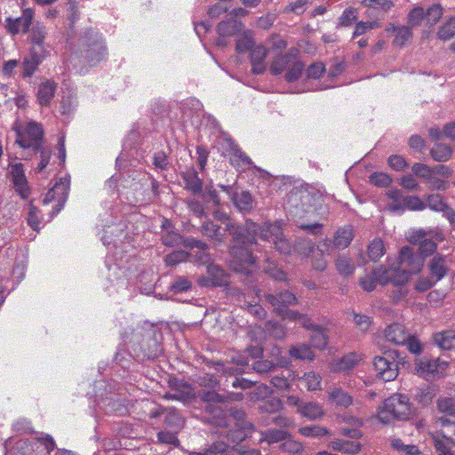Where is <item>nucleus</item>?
<instances>
[{
    "mask_svg": "<svg viewBox=\"0 0 455 455\" xmlns=\"http://www.w3.org/2000/svg\"><path fill=\"white\" fill-rule=\"evenodd\" d=\"M391 447L401 455H419V449L413 444H404L400 438L391 440Z\"/></svg>",
    "mask_w": 455,
    "mask_h": 455,
    "instance_id": "nucleus-41",
    "label": "nucleus"
},
{
    "mask_svg": "<svg viewBox=\"0 0 455 455\" xmlns=\"http://www.w3.org/2000/svg\"><path fill=\"white\" fill-rule=\"evenodd\" d=\"M411 171L415 176L424 179L426 181L432 175V167L421 163L414 164L411 167Z\"/></svg>",
    "mask_w": 455,
    "mask_h": 455,
    "instance_id": "nucleus-62",
    "label": "nucleus"
},
{
    "mask_svg": "<svg viewBox=\"0 0 455 455\" xmlns=\"http://www.w3.org/2000/svg\"><path fill=\"white\" fill-rule=\"evenodd\" d=\"M331 446L334 451L349 455L359 453L363 447L362 443L359 442L340 438L332 441Z\"/></svg>",
    "mask_w": 455,
    "mask_h": 455,
    "instance_id": "nucleus-28",
    "label": "nucleus"
},
{
    "mask_svg": "<svg viewBox=\"0 0 455 455\" xmlns=\"http://www.w3.org/2000/svg\"><path fill=\"white\" fill-rule=\"evenodd\" d=\"M299 51L291 48L283 55L276 56L270 66V72L274 76L286 71L284 78L287 82L292 83L301 76L304 64L298 58Z\"/></svg>",
    "mask_w": 455,
    "mask_h": 455,
    "instance_id": "nucleus-5",
    "label": "nucleus"
},
{
    "mask_svg": "<svg viewBox=\"0 0 455 455\" xmlns=\"http://www.w3.org/2000/svg\"><path fill=\"white\" fill-rule=\"evenodd\" d=\"M265 331L275 339H283L286 336V328L278 322L268 321L266 323Z\"/></svg>",
    "mask_w": 455,
    "mask_h": 455,
    "instance_id": "nucleus-44",
    "label": "nucleus"
},
{
    "mask_svg": "<svg viewBox=\"0 0 455 455\" xmlns=\"http://www.w3.org/2000/svg\"><path fill=\"white\" fill-rule=\"evenodd\" d=\"M415 400L423 406L429 404L432 402L434 394L429 387L417 388L414 394Z\"/></svg>",
    "mask_w": 455,
    "mask_h": 455,
    "instance_id": "nucleus-59",
    "label": "nucleus"
},
{
    "mask_svg": "<svg viewBox=\"0 0 455 455\" xmlns=\"http://www.w3.org/2000/svg\"><path fill=\"white\" fill-rule=\"evenodd\" d=\"M291 376L290 370L282 371L280 374H271V384L280 390H285L290 387V377Z\"/></svg>",
    "mask_w": 455,
    "mask_h": 455,
    "instance_id": "nucleus-42",
    "label": "nucleus"
},
{
    "mask_svg": "<svg viewBox=\"0 0 455 455\" xmlns=\"http://www.w3.org/2000/svg\"><path fill=\"white\" fill-rule=\"evenodd\" d=\"M163 244L169 247L183 245L188 249H194V247L205 248L206 243L195 237H183L180 234L174 230L164 233L161 237Z\"/></svg>",
    "mask_w": 455,
    "mask_h": 455,
    "instance_id": "nucleus-15",
    "label": "nucleus"
},
{
    "mask_svg": "<svg viewBox=\"0 0 455 455\" xmlns=\"http://www.w3.org/2000/svg\"><path fill=\"white\" fill-rule=\"evenodd\" d=\"M403 359L397 350L386 351L383 356H375L373 365L377 376L384 381L395 379L398 375V363Z\"/></svg>",
    "mask_w": 455,
    "mask_h": 455,
    "instance_id": "nucleus-7",
    "label": "nucleus"
},
{
    "mask_svg": "<svg viewBox=\"0 0 455 455\" xmlns=\"http://www.w3.org/2000/svg\"><path fill=\"white\" fill-rule=\"evenodd\" d=\"M442 15V7L439 4H434L425 12V20L427 24L433 26L440 20Z\"/></svg>",
    "mask_w": 455,
    "mask_h": 455,
    "instance_id": "nucleus-56",
    "label": "nucleus"
},
{
    "mask_svg": "<svg viewBox=\"0 0 455 455\" xmlns=\"http://www.w3.org/2000/svg\"><path fill=\"white\" fill-rule=\"evenodd\" d=\"M427 205L436 212L444 211L446 204L443 202V197L438 194L430 195L427 198Z\"/></svg>",
    "mask_w": 455,
    "mask_h": 455,
    "instance_id": "nucleus-63",
    "label": "nucleus"
},
{
    "mask_svg": "<svg viewBox=\"0 0 455 455\" xmlns=\"http://www.w3.org/2000/svg\"><path fill=\"white\" fill-rule=\"evenodd\" d=\"M412 37L411 28L409 26H401L397 29L394 39V45L402 47Z\"/></svg>",
    "mask_w": 455,
    "mask_h": 455,
    "instance_id": "nucleus-52",
    "label": "nucleus"
},
{
    "mask_svg": "<svg viewBox=\"0 0 455 455\" xmlns=\"http://www.w3.org/2000/svg\"><path fill=\"white\" fill-rule=\"evenodd\" d=\"M387 196L392 201L388 204L391 212H398L404 210V196L400 189H390L387 192Z\"/></svg>",
    "mask_w": 455,
    "mask_h": 455,
    "instance_id": "nucleus-40",
    "label": "nucleus"
},
{
    "mask_svg": "<svg viewBox=\"0 0 455 455\" xmlns=\"http://www.w3.org/2000/svg\"><path fill=\"white\" fill-rule=\"evenodd\" d=\"M12 430L20 434H30L33 432L31 421L26 418L18 419L12 424Z\"/></svg>",
    "mask_w": 455,
    "mask_h": 455,
    "instance_id": "nucleus-64",
    "label": "nucleus"
},
{
    "mask_svg": "<svg viewBox=\"0 0 455 455\" xmlns=\"http://www.w3.org/2000/svg\"><path fill=\"white\" fill-rule=\"evenodd\" d=\"M264 272L275 281L287 282L286 273L275 262H267Z\"/></svg>",
    "mask_w": 455,
    "mask_h": 455,
    "instance_id": "nucleus-47",
    "label": "nucleus"
},
{
    "mask_svg": "<svg viewBox=\"0 0 455 455\" xmlns=\"http://www.w3.org/2000/svg\"><path fill=\"white\" fill-rule=\"evenodd\" d=\"M5 449L7 455H32L34 452L30 442L23 439L16 441L10 449H8V444H5Z\"/></svg>",
    "mask_w": 455,
    "mask_h": 455,
    "instance_id": "nucleus-35",
    "label": "nucleus"
},
{
    "mask_svg": "<svg viewBox=\"0 0 455 455\" xmlns=\"http://www.w3.org/2000/svg\"><path fill=\"white\" fill-rule=\"evenodd\" d=\"M409 27L414 28L421 25L425 20V11L422 7H415L408 13Z\"/></svg>",
    "mask_w": 455,
    "mask_h": 455,
    "instance_id": "nucleus-55",
    "label": "nucleus"
},
{
    "mask_svg": "<svg viewBox=\"0 0 455 455\" xmlns=\"http://www.w3.org/2000/svg\"><path fill=\"white\" fill-rule=\"evenodd\" d=\"M69 191V180L67 179H60L59 182L47 192L44 199V204H47L52 201L57 200L56 212H59L64 206L67 201Z\"/></svg>",
    "mask_w": 455,
    "mask_h": 455,
    "instance_id": "nucleus-18",
    "label": "nucleus"
},
{
    "mask_svg": "<svg viewBox=\"0 0 455 455\" xmlns=\"http://www.w3.org/2000/svg\"><path fill=\"white\" fill-rule=\"evenodd\" d=\"M435 345L443 350L455 348V330H448L433 335Z\"/></svg>",
    "mask_w": 455,
    "mask_h": 455,
    "instance_id": "nucleus-29",
    "label": "nucleus"
},
{
    "mask_svg": "<svg viewBox=\"0 0 455 455\" xmlns=\"http://www.w3.org/2000/svg\"><path fill=\"white\" fill-rule=\"evenodd\" d=\"M432 443L438 455H455L451 451V446L454 445V442L451 437L446 435H443L442 437L433 435Z\"/></svg>",
    "mask_w": 455,
    "mask_h": 455,
    "instance_id": "nucleus-34",
    "label": "nucleus"
},
{
    "mask_svg": "<svg viewBox=\"0 0 455 455\" xmlns=\"http://www.w3.org/2000/svg\"><path fill=\"white\" fill-rule=\"evenodd\" d=\"M430 155L436 162H447L452 155V148L443 143H436L431 149Z\"/></svg>",
    "mask_w": 455,
    "mask_h": 455,
    "instance_id": "nucleus-38",
    "label": "nucleus"
},
{
    "mask_svg": "<svg viewBox=\"0 0 455 455\" xmlns=\"http://www.w3.org/2000/svg\"><path fill=\"white\" fill-rule=\"evenodd\" d=\"M267 51L262 45L254 46L251 50V72L256 75H261L266 70L265 58Z\"/></svg>",
    "mask_w": 455,
    "mask_h": 455,
    "instance_id": "nucleus-24",
    "label": "nucleus"
},
{
    "mask_svg": "<svg viewBox=\"0 0 455 455\" xmlns=\"http://www.w3.org/2000/svg\"><path fill=\"white\" fill-rule=\"evenodd\" d=\"M438 411L443 415L437 419L443 426H455V400L452 398H440L437 402Z\"/></svg>",
    "mask_w": 455,
    "mask_h": 455,
    "instance_id": "nucleus-21",
    "label": "nucleus"
},
{
    "mask_svg": "<svg viewBox=\"0 0 455 455\" xmlns=\"http://www.w3.org/2000/svg\"><path fill=\"white\" fill-rule=\"evenodd\" d=\"M192 286L191 282L184 276H177L172 283L170 289L174 293H180L188 291Z\"/></svg>",
    "mask_w": 455,
    "mask_h": 455,
    "instance_id": "nucleus-60",
    "label": "nucleus"
},
{
    "mask_svg": "<svg viewBox=\"0 0 455 455\" xmlns=\"http://www.w3.org/2000/svg\"><path fill=\"white\" fill-rule=\"evenodd\" d=\"M259 442L260 443H267L268 445L275 443H282L288 436V432L283 429L271 428L259 433Z\"/></svg>",
    "mask_w": 455,
    "mask_h": 455,
    "instance_id": "nucleus-31",
    "label": "nucleus"
},
{
    "mask_svg": "<svg viewBox=\"0 0 455 455\" xmlns=\"http://www.w3.org/2000/svg\"><path fill=\"white\" fill-rule=\"evenodd\" d=\"M230 145V163L231 164L239 169L245 168L253 164L251 159L241 150L237 144L234 141H229Z\"/></svg>",
    "mask_w": 455,
    "mask_h": 455,
    "instance_id": "nucleus-26",
    "label": "nucleus"
},
{
    "mask_svg": "<svg viewBox=\"0 0 455 455\" xmlns=\"http://www.w3.org/2000/svg\"><path fill=\"white\" fill-rule=\"evenodd\" d=\"M40 63V58L37 55H32L30 59H25L22 63V75L25 77L31 76Z\"/></svg>",
    "mask_w": 455,
    "mask_h": 455,
    "instance_id": "nucleus-57",
    "label": "nucleus"
},
{
    "mask_svg": "<svg viewBox=\"0 0 455 455\" xmlns=\"http://www.w3.org/2000/svg\"><path fill=\"white\" fill-rule=\"evenodd\" d=\"M299 433L306 437L319 438L330 434L329 430L318 425L305 426L299 429Z\"/></svg>",
    "mask_w": 455,
    "mask_h": 455,
    "instance_id": "nucleus-43",
    "label": "nucleus"
},
{
    "mask_svg": "<svg viewBox=\"0 0 455 455\" xmlns=\"http://www.w3.org/2000/svg\"><path fill=\"white\" fill-rule=\"evenodd\" d=\"M243 28V24L241 21L228 16L217 25V33L219 36H233L240 33Z\"/></svg>",
    "mask_w": 455,
    "mask_h": 455,
    "instance_id": "nucleus-27",
    "label": "nucleus"
},
{
    "mask_svg": "<svg viewBox=\"0 0 455 455\" xmlns=\"http://www.w3.org/2000/svg\"><path fill=\"white\" fill-rule=\"evenodd\" d=\"M360 357L355 353H349L345 355L340 359L335 361L332 364V371H347L352 370L357 365Z\"/></svg>",
    "mask_w": 455,
    "mask_h": 455,
    "instance_id": "nucleus-30",
    "label": "nucleus"
},
{
    "mask_svg": "<svg viewBox=\"0 0 455 455\" xmlns=\"http://www.w3.org/2000/svg\"><path fill=\"white\" fill-rule=\"evenodd\" d=\"M138 360H153L161 355L163 347L155 335L144 336L140 341L132 345Z\"/></svg>",
    "mask_w": 455,
    "mask_h": 455,
    "instance_id": "nucleus-10",
    "label": "nucleus"
},
{
    "mask_svg": "<svg viewBox=\"0 0 455 455\" xmlns=\"http://www.w3.org/2000/svg\"><path fill=\"white\" fill-rule=\"evenodd\" d=\"M44 140V130L41 124L29 122L25 130L16 131V143L22 148L38 149Z\"/></svg>",
    "mask_w": 455,
    "mask_h": 455,
    "instance_id": "nucleus-8",
    "label": "nucleus"
},
{
    "mask_svg": "<svg viewBox=\"0 0 455 455\" xmlns=\"http://www.w3.org/2000/svg\"><path fill=\"white\" fill-rule=\"evenodd\" d=\"M27 221L28 226L34 229L38 230L41 223L40 210L35 206L32 201L28 204V212Z\"/></svg>",
    "mask_w": 455,
    "mask_h": 455,
    "instance_id": "nucleus-53",
    "label": "nucleus"
},
{
    "mask_svg": "<svg viewBox=\"0 0 455 455\" xmlns=\"http://www.w3.org/2000/svg\"><path fill=\"white\" fill-rule=\"evenodd\" d=\"M169 387L172 391L181 395V397L185 398L190 395L191 387L189 384L183 382L176 378H172L169 379Z\"/></svg>",
    "mask_w": 455,
    "mask_h": 455,
    "instance_id": "nucleus-48",
    "label": "nucleus"
},
{
    "mask_svg": "<svg viewBox=\"0 0 455 455\" xmlns=\"http://www.w3.org/2000/svg\"><path fill=\"white\" fill-rule=\"evenodd\" d=\"M330 399L337 405L347 408L353 403V397L339 387H334L329 392Z\"/></svg>",
    "mask_w": 455,
    "mask_h": 455,
    "instance_id": "nucleus-37",
    "label": "nucleus"
},
{
    "mask_svg": "<svg viewBox=\"0 0 455 455\" xmlns=\"http://www.w3.org/2000/svg\"><path fill=\"white\" fill-rule=\"evenodd\" d=\"M311 344L314 347L320 350L324 349L328 344V336L325 329L317 327L311 336Z\"/></svg>",
    "mask_w": 455,
    "mask_h": 455,
    "instance_id": "nucleus-46",
    "label": "nucleus"
},
{
    "mask_svg": "<svg viewBox=\"0 0 455 455\" xmlns=\"http://www.w3.org/2000/svg\"><path fill=\"white\" fill-rule=\"evenodd\" d=\"M448 367V363L440 358L431 359L423 356L415 360V371L418 375L427 378L438 374Z\"/></svg>",
    "mask_w": 455,
    "mask_h": 455,
    "instance_id": "nucleus-14",
    "label": "nucleus"
},
{
    "mask_svg": "<svg viewBox=\"0 0 455 455\" xmlns=\"http://www.w3.org/2000/svg\"><path fill=\"white\" fill-rule=\"evenodd\" d=\"M335 266L339 275H352L355 270L354 259L347 254H339L335 259Z\"/></svg>",
    "mask_w": 455,
    "mask_h": 455,
    "instance_id": "nucleus-33",
    "label": "nucleus"
},
{
    "mask_svg": "<svg viewBox=\"0 0 455 455\" xmlns=\"http://www.w3.org/2000/svg\"><path fill=\"white\" fill-rule=\"evenodd\" d=\"M40 154V162L36 169L37 172H42L50 163L52 157V149L50 147H40L38 149L33 150Z\"/></svg>",
    "mask_w": 455,
    "mask_h": 455,
    "instance_id": "nucleus-54",
    "label": "nucleus"
},
{
    "mask_svg": "<svg viewBox=\"0 0 455 455\" xmlns=\"http://www.w3.org/2000/svg\"><path fill=\"white\" fill-rule=\"evenodd\" d=\"M437 36L443 41L449 40L455 36V17L450 18L449 20L440 27Z\"/></svg>",
    "mask_w": 455,
    "mask_h": 455,
    "instance_id": "nucleus-51",
    "label": "nucleus"
},
{
    "mask_svg": "<svg viewBox=\"0 0 455 455\" xmlns=\"http://www.w3.org/2000/svg\"><path fill=\"white\" fill-rule=\"evenodd\" d=\"M56 92L54 82L46 81L39 85L37 92V100L41 106H48Z\"/></svg>",
    "mask_w": 455,
    "mask_h": 455,
    "instance_id": "nucleus-32",
    "label": "nucleus"
},
{
    "mask_svg": "<svg viewBox=\"0 0 455 455\" xmlns=\"http://www.w3.org/2000/svg\"><path fill=\"white\" fill-rule=\"evenodd\" d=\"M34 18V10L31 8H25L22 11V15L20 18L12 19L11 17L5 20L6 28L12 35H17L20 31L27 33L32 24Z\"/></svg>",
    "mask_w": 455,
    "mask_h": 455,
    "instance_id": "nucleus-19",
    "label": "nucleus"
},
{
    "mask_svg": "<svg viewBox=\"0 0 455 455\" xmlns=\"http://www.w3.org/2000/svg\"><path fill=\"white\" fill-rule=\"evenodd\" d=\"M289 354L291 357L299 360L312 361L315 358L314 352L307 344L291 347L289 350Z\"/></svg>",
    "mask_w": 455,
    "mask_h": 455,
    "instance_id": "nucleus-39",
    "label": "nucleus"
},
{
    "mask_svg": "<svg viewBox=\"0 0 455 455\" xmlns=\"http://www.w3.org/2000/svg\"><path fill=\"white\" fill-rule=\"evenodd\" d=\"M367 251L369 258L373 261H377L385 253V246L383 241L381 239H374L368 245Z\"/></svg>",
    "mask_w": 455,
    "mask_h": 455,
    "instance_id": "nucleus-49",
    "label": "nucleus"
},
{
    "mask_svg": "<svg viewBox=\"0 0 455 455\" xmlns=\"http://www.w3.org/2000/svg\"><path fill=\"white\" fill-rule=\"evenodd\" d=\"M251 367L256 372L260 374L276 371L275 363L268 360L255 361L252 363Z\"/></svg>",
    "mask_w": 455,
    "mask_h": 455,
    "instance_id": "nucleus-61",
    "label": "nucleus"
},
{
    "mask_svg": "<svg viewBox=\"0 0 455 455\" xmlns=\"http://www.w3.org/2000/svg\"><path fill=\"white\" fill-rule=\"evenodd\" d=\"M198 395L208 403L205 410L212 415V424L221 428V435L235 444L248 438L253 425L247 420L245 412L243 410L225 411L216 404L226 403L230 400L241 401L243 398L242 393L219 394L214 390L203 389Z\"/></svg>",
    "mask_w": 455,
    "mask_h": 455,
    "instance_id": "nucleus-2",
    "label": "nucleus"
},
{
    "mask_svg": "<svg viewBox=\"0 0 455 455\" xmlns=\"http://www.w3.org/2000/svg\"><path fill=\"white\" fill-rule=\"evenodd\" d=\"M230 200L232 201L235 209L243 215L251 213L256 203L252 195L247 190H238L231 193Z\"/></svg>",
    "mask_w": 455,
    "mask_h": 455,
    "instance_id": "nucleus-20",
    "label": "nucleus"
},
{
    "mask_svg": "<svg viewBox=\"0 0 455 455\" xmlns=\"http://www.w3.org/2000/svg\"><path fill=\"white\" fill-rule=\"evenodd\" d=\"M443 240L442 233L430 235L425 230L416 231L410 238V242L419 245V252L422 259L434 254L437 249L438 243Z\"/></svg>",
    "mask_w": 455,
    "mask_h": 455,
    "instance_id": "nucleus-9",
    "label": "nucleus"
},
{
    "mask_svg": "<svg viewBox=\"0 0 455 455\" xmlns=\"http://www.w3.org/2000/svg\"><path fill=\"white\" fill-rule=\"evenodd\" d=\"M78 49L81 58L91 66L98 64L107 55L102 36L92 28L86 29L79 37Z\"/></svg>",
    "mask_w": 455,
    "mask_h": 455,
    "instance_id": "nucleus-4",
    "label": "nucleus"
},
{
    "mask_svg": "<svg viewBox=\"0 0 455 455\" xmlns=\"http://www.w3.org/2000/svg\"><path fill=\"white\" fill-rule=\"evenodd\" d=\"M287 403L290 406L295 407L297 412L302 417L311 420L320 419L324 413L323 407L318 403L305 402L295 395L288 396Z\"/></svg>",
    "mask_w": 455,
    "mask_h": 455,
    "instance_id": "nucleus-12",
    "label": "nucleus"
},
{
    "mask_svg": "<svg viewBox=\"0 0 455 455\" xmlns=\"http://www.w3.org/2000/svg\"><path fill=\"white\" fill-rule=\"evenodd\" d=\"M278 448L283 452L289 453H299L302 451V445L300 443L292 440L288 434V436L279 444Z\"/></svg>",
    "mask_w": 455,
    "mask_h": 455,
    "instance_id": "nucleus-58",
    "label": "nucleus"
},
{
    "mask_svg": "<svg viewBox=\"0 0 455 455\" xmlns=\"http://www.w3.org/2000/svg\"><path fill=\"white\" fill-rule=\"evenodd\" d=\"M164 424L170 427L180 428L184 424V420L178 410L170 408L166 411Z\"/></svg>",
    "mask_w": 455,
    "mask_h": 455,
    "instance_id": "nucleus-45",
    "label": "nucleus"
},
{
    "mask_svg": "<svg viewBox=\"0 0 455 455\" xmlns=\"http://www.w3.org/2000/svg\"><path fill=\"white\" fill-rule=\"evenodd\" d=\"M12 175L15 191L22 199L28 198L30 194V189L28 186V180L21 164H17L12 167Z\"/></svg>",
    "mask_w": 455,
    "mask_h": 455,
    "instance_id": "nucleus-22",
    "label": "nucleus"
},
{
    "mask_svg": "<svg viewBox=\"0 0 455 455\" xmlns=\"http://www.w3.org/2000/svg\"><path fill=\"white\" fill-rule=\"evenodd\" d=\"M229 223H230V221H228L226 224L225 228L223 230H221L220 227L216 225L213 221H210V220L204 221L201 226L200 231L204 235L211 238L213 241H216L220 243H224L225 239H226V232L229 233L226 229L227 225ZM231 224H233V222H231ZM234 225H236V224L234 223ZM228 235H231L230 234H228Z\"/></svg>",
    "mask_w": 455,
    "mask_h": 455,
    "instance_id": "nucleus-23",
    "label": "nucleus"
},
{
    "mask_svg": "<svg viewBox=\"0 0 455 455\" xmlns=\"http://www.w3.org/2000/svg\"><path fill=\"white\" fill-rule=\"evenodd\" d=\"M379 268V267L374 268L371 271V275H366V276L361 278L360 284H361L362 288L364 291H373L375 289V287H376V283H379L381 285H386L387 284V283H384L380 282V280L379 279V277H378V275L376 274V271Z\"/></svg>",
    "mask_w": 455,
    "mask_h": 455,
    "instance_id": "nucleus-50",
    "label": "nucleus"
},
{
    "mask_svg": "<svg viewBox=\"0 0 455 455\" xmlns=\"http://www.w3.org/2000/svg\"><path fill=\"white\" fill-rule=\"evenodd\" d=\"M423 259L417 255L410 246L401 248L397 266L387 267L380 266L376 274L384 283L394 285L406 284L411 275L421 270Z\"/></svg>",
    "mask_w": 455,
    "mask_h": 455,
    "instance_id": "nucleus-3",
    "label": "nucleus"
},
{
    "mask_svg": "<svg viewBox=\"0 0 455 455\" xmlns=\"http://www.w3.org/2000/svg\"><path fill=\"white\" fill-rule=\"evenodd\" d=\"M232 236L229 246L230 265L241 274L249 275L255 264L253 251H259L258 238L274 244L280 253L287 254L291 244L283 238L280 226L266 224L260 227L251 220H246L244 225L228 224L226 228Z\"/></svg>",
    "mask_w": 455,
    "mask_h": 455,
    "instance_id": "nucleus-1",
    "label": "nucleus"
},
{
    "mask_svg": "<svg viewBox=\"0 0 455 455\" xmlns=\"http://www.w3.org/2000/svg\"><path fill=\"white\" fill-rule=\"evenodd\" d=\"M207 276H202L198 279V283L204 287H222L228 285V275L224 269L217 265H209L207 267Z\"/></svg>",
    "mask_w": 455,
    "mask_h": 455,
    "instance_id": "nucleus-17",
    "label": "nucleus"
},
{
    "mask_svg": "<svg viewBox=\"0 0 455 455\" xmlns=\"http://www.w3.org/2000/svg\"><path fill=\"white\" fill-rule=\"evenodd\" d=\"M264 298L266 302L271 305L273 311L278 315L283 314L291 306L297 305L299 302L296 295L288 290H282L275 293H266Z\"/></svg>",
    "mask_w": 455,
    "mask_h": 455,
    "instance_id": "nucleus-11",
    "label": "nucleus"
},
{
    "mask_svg": "<svg viewBox=\"0 0 455 455\" xmlns=\"http://www.w3.org/2000/svg\"><path fill=\"white\" fill-rule=\"evenodd\" d=\"M411 413L407 395L396 394L385 400L383 406L378 411V418L384 424H388L393 419L406 420Z\"/></svg>",
    "mask_w": 455,
    "mask_h": 455,
    "instance_id": "nucleus-6",
    "label": "nucleus"
},
{
    "mask_svg": "<svg viewBox=\"0 0 455 455\" xmlns=\"http://www.w3.org/2000/svg\"><path fill=\"white\" fill-rule=\"evenodd\" d=\"M354 229L351 225H346L342 228H339L336 230L333 239H326L322 244L321 251H330L332 248L336 249H345L349 246L353 238H354Z\"/></svg>",
    "mask_w": 455,
    "mask_h": 455,
    "instance_id": "nucleus-13",
    "label": "nucleus"
},
{
    "mask_svg": "<svg viewBox=\"0 0 455 455\" xmlns=\"http://www.w3.org/2000/svg\"><path fill=\"white\" fill-rule=\"evenodd\" d=\"M385 338L395 345H405L408 334L403 325L395 323L388 325L385 330Z\"/></svg>",
    "mask_w": 455,
    "mask_h": 455,
    "instance_id": "nucleus-25",
    "label": "nucleus"
},
{
    "mask_svg": "<svg viewBox=\"0 0 455 455\" xmlns=\"http://www.w3.org/2000/svg\"><path fill=\"white\" fill-rule=\"evenodd\" d=\"M451 261V255L435 253L427 265L431 278L436 283L444 278L449 273L448 265Z\"/></svg>",
    "mask_w": 455,
    "mask_h": 455,
    "instance_id": "nucleus-16",
    "label": "nucleus"
},
{
    "mask_svg": "<svg viewBox=\"0 0 455 455\" xmlns=\"http://www.w3.org/2000/svg\"><path fill=\"white\" fill-rule=\"evenodd\" d=\"M185 181V188L191 191L194 195H198L203 190L202 180L198 177V173L196 171H190L183 175Z\"/></svg>",
    "mask_w": 455,
    "mask_h": 455,
    "instance_id": "nucleus-36",
    "label": "nucleus"
}]
</instances>
